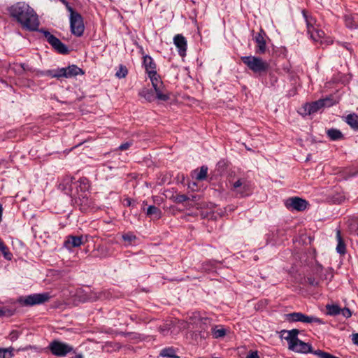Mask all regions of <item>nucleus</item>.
Wrapping results in <instances>:
<instances>
[{"label": "nucleus", "mask_w": 358, "mask_h": 358, "mask_svg": "<svg viewBox=\"0 0 358 358\" xmlns=\"http://www.w3.org/2000/svg\"><path fill=\"white\" fill-rule=\"evenodd\" d=\"M10 16L19 22L23 29L36 31L39 20L34 10L24 2H17L9 8Z\"/></svg>", "instance_id": "f257e3e1"}, {"label": "nucleus", "mask_w": 358, "mask_h": 358, "mask_svg": "<svg viewBox=\"0 0 358 358\" xmlns=\"http://www.w3.org/2000/svg\"><path fill=\"white\" fill-rule=\"evenodd\" d=\"M72 177L67 176L63 184L59 185V187L64 191L65 194L75 197L76 202L80 201L81 206H88V197L86 192L89 190L90 182L86 178H81L78 181L73 182Z\"/></svg>", "instance_id": "f03ea898"}, {"label": "nucleus", "mask_w": 358, "mask_h": 358, "mask_svg": "<svg viewBox=\"0 0 358 358\" xmlns=\"http://www.w3.org/2000/svg\"><path fill=\"white\" fill-rule=\"evenodd\" d=\"M180 329H189L199 332L201 338L208 336V329L210 326V320L208 317H201L199 313H192L186 321L178 320Z\"/></svg>", "instance_id": "7ed1b4c3"}, {"label": "nucleus", "mask_w": 358, "mask_h": 358, "mask_svg": "<svg viewBox=\"0 0 358 358\" xmlns=\"http://www.w3.org/2000/svg\"><path fill=\"white\" fill-rule=\"evenodd\" d=\"M299 331L296 329L281 331V336L287 341L290 350L299 353H313L311 345L299 339Z\"/></svg>", "instance_id": "20e7f679"}, {"label": "nucleus", "mask_w": 358, "mask_h": 358, "mask_svg": "<svg viewBox=\"0 0 358 358\" xmlns=\"http://www.w3.org/2000/svg\"><path fill=\"white\" fill-rule=\"evenodd\" d=\"M241 61L254 73H262L268 69V64L262 58L255 56H243Z\"/></svg>", "instance_id": "39448f33"}, {"label": "nucleus", "mask_w": 358, "mask_h": 358, "mask_svg": "<svg viewBox=\"0 0 358 358\" xmlns=\"http://www.w3.org/2000/svg\"><path fill=\"white\" fill-rule=\"evenodd\" d=\"M51 296L48 292L32 294L25 296H20L17 302L24 306H33L43 304L50 300Z\"/></svg>", "instance_id": "423d86ee"}, {"label": "nucleus", "mask_w": 358, "mask_h": 358, "mask_svg": "<svg viewBox=\"0 0 358 358\" xmlns=\"http://www.w3.org/2000/svg\"><path fill=\"white\" fill-rule=\"evenodd\" d=\"M68 10L70 12L71 31L74 36L80 37L83 36L85 30L83 17L71 7H69Z\"/></svg>", "instance_id": "0eeeda50"}, {"label": "nucleus", "mask_w": 358, "mask_h": 358, "mask_svg": "<svg viewBox=\"0 0 358 358\" xmlns=\"http://www.w3.org/2000/svg\"><path fill=\"white\" fill-rule=\"evenodd\" d=\"M285 320L292 322H301L306 324L317 323L318 324H324L325 322L315 316H308L300 312H294L286 314L285 315Z\"/></svg>", "instance_id": "6e6552de"}, {"label": "nucleus", "mask_w": 358, "mask_h": 358, "mask_svg": "<svg viewBox=\"0 0 358 358\" xmlns=\"http://www.w3.org/2000/svg\"><path fill=\"white\" fill-rule=\"evenodd\" d=\"M150 81L153 87V90L155 95V99L162 101H166L170 99V94L160 77L152 78L151 77Z\"/></svg>", "instance_id": "1a4fd4ad"}, {"label": "nucleus", "mask_w": 358, "mask_h": 358, "mask_svg": "<svg viewBox=\"0 0 358 358\" xmlns=\"http://www.w3.org/2000/svg\"><path fill=\"white\" fill-rule=\"evenodd\" d=\"M40 31L43 34L46 41L55 51L62 55L69 53V50L68 47L58 38L50 34L48 31L41 29Z\"/></svg>", "instance_id": "9d476101"}, {"label": "nucleus", "mask_w": 358, "mask_h": 358, "mask_svg": "<svg viewBox=\"0 0 358 358\" xmlns=\"http://www.w3.org/2000/svg\"><path fill=\"white\" fill-rule=\"evenodd\" d=\"M51 353L57 357H65L68 353L73 351V348L65 343L53 341L49 345Z\"/></svg>", "instance_id": "9b49d317"}, {"label": "nucleus", "mask_w": 358, "mask_h": 358, "mask_svg": "<svg viewBox=\"0 0 358 358\" xmlns=\"http://www.w3.org/2000/svg\"><path fill=\"white\" fill-rule=\"evenodd\" d=\"M232 192L236 193V196L238 197H244L250 194V189L245 180L238 179L233 183L231 188Z\"/></svg>", "instance_id": "f8f14e48"}, {"label": "nucleus", "mask_w": 358, "mask_h": 358, "mask_svg": "<svg viewBox=\"0 0 358 358\" xmlns=\"http://www.w3.org/2000/svg\"><path fill=\"white\" fill-rule=\"evenodd\" d=\"M308 202L305 199L299 197H292L285 201V206L288 208H292L297 211L304 210L308 206Z\"/></svg>", "instance_id": "ddd939ff"}, {"label": "nucleus", "mask_w": 358, "mask_h": 358, "mask_svg": "<svg viewBox=\"0 0 358 358\" xmlns=\"http://www.w3.org/2000/svg\"><path fill=\"white\" fill-rule=\"evenodd\" d=\"M330 99H320L310 103H306L304 106V109L306 114L310 115L317 112L320 109L324 107L325 106H331Z\"/></svg>", "instance_id": "4468645a"}, {"label": "nucleus", "mask_w": 358, "mask_h": 358, "mask_svg": "<svg viewBox=\"0 0 358 358\" xmlns=\"http://www.w3.org/2000/svg\"><path fill=\"white\" fill-rule=\"evenodd\" d=\"M143 65L150 79H151V77L154 78L159 76L157 73L156 64L150 56L145 55L143 57Z\"/></svg>", "instance_id": "2eb2a0df"}, {"label": "nucleus", "mask_w": 358, "mask_h": 358, "mask_svg": "<svg viewBox=\"0 0 358 358\" xmlns=\"http://www.w3.org/2000/svg\"><path fill=\"white\" fill-rule=\"evenodd\" d=\"M265 36V31L263 29H261L260 31L255 36L254 40L257 43L256 53L257 54H264L266 50V43L264 39Z\"/></svg>", "instance_id": "dca6fc26"}, {"label": "nucleus", "mask_w": 358, "mask_h": 358, "mask_svg": "<svg viewBox=\"0 0 358 358\" xmlns=\"http://www.w3.org/2000/svg\"><path fill=\"white\" fill-rule=\"evenodd\" d=\"M173 43L178 49L179 55L182 57L185 56L187 46L185 38L181 34H176L173 38Z\"/></svg>", "instance_id": "f3484780"}, {"label": "nucleus", "mask_w": 358, "mask_h": 358, "mask_svg": "<svg viewBox=\"0 0 358 358\" xmlns=\"http://www.w3.org/2000/svg\"><path fill=\"white\" fill-rule=\"evenodd\" d=\"M178 320L173 323L172 321L169 323L164 324V325L159 327V331L162 334L163 336H167L169 332L171 334H176L180 331L182 329L178 327Z\"/></svg>", "instance_id": "a211bd4d"}, {"label": "nucleus", "mask_w": 358, "mask_h": 358, "mask_svg": "<svg viewBox=\"0 0 358 358\" xmlns=\"http://www.w3.org/2000/svg\"><path fill=\"white\" fill-rule=\"evenodd\" d=\"M83 244L82 236H68L64 243V245L69 250L73 248H77Z\"/></svg>", "instance_id": "6ab92c4d"}, {"label": "nucleus", "mask_w": 358, "mask_h": 358, "mask_svg": "<svg viewBox=\"0 0 358 358\" xmlns=\"http://www.w3.org/2000/svg\"><path fill=\"white\" fill-rule=\"evenodd\" d=\"M64 70L65 78H71L78 75H83L85 73L82 69L74 64L65 67Z\"/></svg>", "instance_id": "aec40b11"}, {"label": "nucleus", "mask_w": 358, "mask_h": 358, "mask_svg": "<svg viewBox=\"0 0 358 358\" xmlns=\"http://www.w3.org/2000/svg\"><path fill=\"white\" fill-rule=\"evenodd\" d=\"M138 95L149 102H152L155 100V92L152 89L143 87L139 91Z\"/></svg>", "instance_id": "412c9836"}, {"label": "nucleus", "mask_w": 358, "mask_h": 358, "mask_svg": "<svg viewBox=\"0 0 358 358\" xmlns=\"http://www.w3.org/2000/svg\"><path fill=\"white\" fill-rule=\"evenodd\" d=\"M345 122L354 130H358V115L351 113L345 117Z\"/></svg>", "instance_id": "4be33fe9"}, {"label": "nucleus", "mask_w": 358, "mask_h": 358, "mask_svg": "<svg viewBox=\"0 0 358 358\" xmlns=\"http://www.w3.org/2000/svg\"><path fill=\"white\" fill-rule=\"evenodd\" d=\"M146 214L152 220H159L162 217V212L155 206H150L147 209Z\"/></svg>", "instance_id": "5701e85b"}, {"label": "nucleus", "mask_w": 358, "mask_h": 358, "mask_svg": "<svg viewBox=\"0 0 358 358\" xmlns=\"http://www.w3.org/2000/svg\"><path fill=\"white\" fill-rule=\"evenodd\" d=\"M336 240H337V246H336V252L340 255H345L346 252V246L341 236V234L340 230H337L336 231Z\"/></svg>", "instance_id": "b1692460"}, {"label": "nucleus", "mask_w": 358, "mask_h": 358, "mask_svg": "<svg viewBox=\"0 0 358 358\" xmlns=\"http://www.w3.org/2000/svg\"><path fill=\"white\" fill-rule=\"evenodd\" d=\"M44 75L50 76L51 78L60 79L62 78H65V70L64 68H59L57 69L48 70L44 73Z\"/></svg>", "instance_id": "393cba45"}, {"label": "nucleus", "mask_w": 358, "mask_h": 358, "mask_svg": "<svg viewBox=\"0 0 358 358\" xmlns=\"http://www.w3.org/2000/svg\"><path fill=\"white\" fill-rule=\"evenodd\" d=\"M211 331L215 338H223L227 334V329L220 325H215L211 328Z\"/></svg>", "instance_id": "a878e982"}, {"label": "nucleus", "mask_w": 358, "mask_h": 358, "mask_svg": "<svg viewBox=\"0 0 358 358\" xmlns=\"http://www.w3.org/2000/svg\"><path fill=\"white\" fill-rule=\"evenodd\" d=\"M217 262L214 260H208L201 264L200 270L204 272H211L216 268Z\"/></svg>", "instance_id": "bb28decb"}, {"label": "nucleus", "mask_w": 358, "mask_h": 358, "mask_svg": "<svg viewBox=\"0 0 358 358\" xmlns=\"http://www.w3.org/2000/svg\"><path fill=\"white\" fill-rule=\"evenodd\" d=\"M345 26L349 29H356L358 27V24L355 20V16L352 15H345L344 16Z\"/></svg>", "instance_id": "cd10ccee"}, {"label": "nucleus", "mask_w": 358, "mask_h": 358, "mask_svg": "<svg viewBox=\"0 0 358 358\" xmlns=\"http://www.w3.org/2000/svg\"><path fill=\"white\" fill-rule=\"evenodd\" d=\"M329 138L332 141H337L341 139L343 136L341 131L336 129H330L327 131Z\"/></svg>", "instance_id": "c85d7f7f"}, {"label": "nucleus", "mask_w": 358, "mask_h": 358, "mask_svg": "<svg viewBox=\"0 0 358 358\" xmlns=\"http://www.w3.org/2000/svg\"><path fill=\"white\" fill-rule=\"evenodd\" d=\"M208 167L206 166H202L200 170H195V178L197 180H203L207 178Z\"/></svg>", "instance_id": "c756f323"}, {"label": "nucleus", "mask_w": 358, "mask_h": 358, "mask_svg": "<svg viewBox=\"0 0 358 358\" xmlns=\"http://www.w3.org/2000/svg\"><path fill=\"white\" fill-rule=\"evenodd\" d=\"M302 13H303V15L306 22L307 32H308V34H309L311 31H313V30L314 29H315L314 27V24L315 23V20L312 17L308 16L304 10H303Z\"/></svg>", "instance_id": "7c9ffc66"}, {"label": "nucleus", "mask_w": 358, "mask_h": 358, "mask_svg": "<svg viewBox=\"0 0 358 358\" xmlns=\"http://www.w3.org/2000/svg\"><path fill=\"white\" fill-rule=\"evenodd\" d=\"M308 34L310 35L312 40H313L315 42H318L323 38L324 36V32L320 29L315 28L313 30V31H311Z\"/></svg>", "instance_id": "2f4dec72"}, {"label": "nucleus", "mask_w": 358, "mask_h": 358, "mask_svg": "<svg viewBox=\"0 0 358 358\" xmlns=\"http://www.w3.org/2000/svg\"><path fill=\"white\" fill-rule=\"evenodd\" d=\"M159 355L162 357L179 358V357L176 355V351L173 348H166L162 350Z\"/></svg>", "instance_id": "473e14b6"}, {"label": "nucleus", "mask_w": 358, "mask_h": 358, "mask_svg": "<svg viewBox=\"0 0 358 358\" xmlns=\"http://www.w3.org/2000/svg\"><path fill=\"white\" fill-rule=\"evenodd\" d=\"M0 251L2 252L3 257L7 260H11L13 258L12 253L9 251L8 247L4 244L3 241L0 239Z\"/></svg>", "instance_id": "72a5a7b5"}, {"label": "nucleus", "mask_w": 358, "mask_h": 358, "mask_svg": "<svg viewBox=\"0 0 358 358\" xmlns=\"http://www.w3.org/2000/svg\"><path fill=\"white\" fill-rule=\"evenodd\" d=\"M326 309L327 310V314L332 316L338 315L341 312V308L338 305L334 304H327L326 306Z\"/></svg>", "instance_id": "f704fd0d"}, {"label": "nucleus", "mask_w": 358, "mask_h": 358, "mask_svg": "<svg viewBox=\"0 0 358 358\" xmlns=\"http://www.w3.org/2000/svg\"><path fill=\"white\" fill-rule=\"evenodd\" d=\"M13 348H0V358H12L13 354Z\"/></svg>", "instance_id": "c9c22d12"}, {"label": "nucleus", "mask_w": 358, "mask_h": 358, "mask_svg": "<svg viewBox=\"0 0 358 358\" xmlns=\"http://www.w3.org/2000/svg\"><path fill=\"white\" fill-rule=\"evenodd\" d=\"M128 73L127 67L124 65H120L119 69L115 73V76L118 78H123L126 77Z\"/></svg>", "instance_id": "e433bc0d"}, {"label": "nucleus", "mask_w": 358, "mask_h": 358, "mask_svg": "<svg viewBox=\"0 0 358 358\" xmlns=\"http://www.w3.org/2000/svg\"><path fill=\"white\" fill-rule=\"evenodd\" d=\"M122 238L125 242H127L129 245L136 240V236L131 232L124 234Z\"/></svg>", "instance_id": "4c0bfd02"}, {"label": "nucleus", "mask_w": 358, "mask_h": 358, "mask_svg": "<svg viewBox=\"0 0 358 358\" xmlns=\"http://www.w3.org/2000/svg\"><path fill=\"white\" fill-rule=\"evenodd\" d=\"M14 310L6 307L0 308V317L3 316H12L14 315Z\"/></svg>", "instance_id": "58836bf2"}, {"label": "nucleus", "mask_w": 358, "mask_h": 358, "mask_svg": "<svg viewBox=\"0 0 358 358\" xmlns=\"http://www.w3.org/2000/svg\"><path fill=\"white\" fill-rule=\"evenodd\" d=\"M189 198L185 194H177L175 196V202L178 203H184L186 201H188Z\"/></svg>", "instance_id": "ea45409f"}, {"label": "nucleus", "mask_w": 358, "mask_h": 358, "mask_svg": "<svg viewBox=\"0 0 358 358\" xmlns=\"http://www.w3.org/2000/svg\"><path fill=\"white\" fill-rule=\"evenodd\" d=\"M132 144H133L132 141L125 142L124 143H122L118 147V150H120L121 151L127 150H128L132 145Z\"/></svg>", "instance_id": "a19ab883"}, {"label": "nucleus", "mask_w": 358, "mask_h": 358, "mask_svg": "<svg viewBox=\"0 0 358 358\" xmlns=\"http://www.w3.org/2000/svg\"><path fill=\"white\" fill-rule=\"evenodd\" d=\"M340 314H341L345 318H349L352 315V313L348 308H341Z\"/></svg>", "instance_id": "79ce46f5"}, {"label": "nucleus", "mask_w": 358, "mask_h": 358, "mask_svg": "<svg viewBox=\"0 0 358 358\" xmlns=\"http://www.w3.org/2000/svg\"><path fill=\"white\" fill-rule=\"evenodd\" d=\"M19 336V331L16 330H13L9 334V338L11 341H15L18 338Z\"/></svg>", "instance_id": "37998d69"}, {"label": "nucleus", "mask_w": 358, "mask_h": 358, "mask_svg": "<svg viewBox=\"0 0 358 358\" xmlns=\"http://www.w3.org/2000/svg\"><path fill=\"white\" fill-rule=\"evenodd\" d=\"M314 355H317L320 358H327L329 352L322 351L320 350H317L315 351H313V352Z\"/></svg>", "instance_id": "c03bdc74"}, {"label": "nucleus", "mask_w": 358, "mask_h": 358, "mask_svg": "<svg viewBox=\"0 0 358 358\" xmlns=\"http://www.w3.org/2000/svg\"><path fill=\"white\" fill-rule=\"evenodd\" d=\"M20 67L23 69L24 71H33V69L25 63L20 64Z\"/></svg>", "instance_id": "a18cd8bd"}, {"label": "nucleus", "mask_w": 358, "mask_h": 358, "mask_svg": "<svg viewBox=\"0 0 358 358\" xmlns=\"http://www.w3.org/2000/svg\"><path fill=\"white\" fill-rule=\"evenodd\" d=\"M246 358H259L258 352L257 351L250 352L246 357Z\"/></svg>", "instance_id": "49530a36"}, {"label": "nucleus", "mask_w": 358, "mask_h": 358, "mask_svg": "<svg viewBox=\"0 0 358 358\" xmlns=\"http://www.w3.org/2000/svg\"><path fill=\"white\" fill-rule=\"evenodd\" d=\"M320 43L322 45L325 44L326 45H331L333 43V40L331 38H327L325 40H321Z\"/></svg>", "instance_id": "de8ad7c7"}, {"label": "nucleus", "mask_w": 358, "mask_h": 358, "mask_svg": "<svg viewBox=\"0 0 358 358\" xmlns=\"http://www.w3.org/2000/svg\"><path fill=\"white\" fill-rule=\"evenodd\" d=\"M352 340L355 344L358 345V334H353Z\"/></svg>", "instance_id": "09e8293b"}, {"label": "nucleus", "mask_w": 358, "mask_h": 358, "mask_svg": "<svg viewBox=\"0 0 358 358\" xmlns=\"http://www.w3.org/2000/svg\"><path fill=\"white\" fill-rule=\"evenodd\" d=\"M3 210V206L0 203V222L2 221Z\"/></svg>", "instance_id": "8fccbe9b"}, {"label": "nucleus", "mask_w": 358, "mask_h": 358, "mask_svg": "<svg viewBox=\"0 0 358 358\" xmlns=\"http://www.w3.org/2000/svg\"><path fill=\"white\" fill-rule=\"evenodd\" d=\"M59 1H60L61 2H62L64 4H65V5L67 6V8H68L69 7H70V6H69V3H68V2L66 1V0H59Z\"/></svg>", "instance_id": "3c124183"}, {"label": "nucleus", "mask_w": 358, "mask_h": 358, "mask_svg": "<svg viewBox=\"0 0 358 358\" xmlns=\"http://www.w3.org/2000/svg\"><path fill=\"white\" fill-rule=\"evenodd\" d=\"M72 358H83V355L82 354H78Z\"/></svg>", "instance_id": "603ef678"}, {"label": "nucleus", "mask_w": 358, "mask_h": 358, "mask_svg": "<svg viewBox=\"0 0 358 358\" xmlns=\"http://www.w3.org/2000/svg\"><path fill=\"white\" fill-rule=\"evenodd\" d=\"M327 358H338V357H337L336 356H334V355H332L329 353L327 357Z\"/></svg>", "instance_id": "864d4df0"}, {"label": "nucleus", "mask_w": 358, "mask_h": 358, "mask_svg": "<svg viewBox=\"0 0 358 358\" xmlns=\"http://www.w3.org/2000/svg\"><path fill=\"white\" fill-rule=\"evenodd\" d=\"M309 282H310L311 285H314V280H311L310 279H309Z\"/></svg>", "instance_id": "5fc2aeb1"}, {"label": "nucleus", "mask_w": 358, "mask_h": 358, "mask_svg": "<svg viewBox=\"0 0 358 358\" xmlns=\"http://www.w3.org/2000/svg\"><path fill=\"white\" fill-rule=\"evenodd\" d=\"M238 190H243V186H242L241 187H239Z\"/></svg>", "instance_id": "6e6d98bb"}]
</instances>
